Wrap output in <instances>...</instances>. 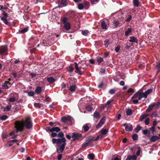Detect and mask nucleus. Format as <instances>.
Returning a JSON list of instances; mask_svg holds the SVG:
<instances>
[{
    "label": "nucleus",
    "instance_id": "4be33fe9",
    "mask_svg": "<svg viewBox=\"0 0 160 160\" xmlns=\"http://www.w3.org/2000/svg\"><path fill=\"white\" fill-rule=\"evenodd\" d=\"M133 4L135 7H139V0H133Z\"/></svg>",
    "mask_w": 160,
    "mask_h": 160
},
{
    "label": "nucleus",
    "instance_id": "4468645a",
    "mask_svg": "<svg viewBox=\"0 0 160 160\" xmlns=\"http://www.w3.org/2000/svg\"><path fill=\"white\" fill-rule=\"evenodd\" d=\"M61 131L60 129L58 127H54L51 129L50 130V132H60Z\"/></svg>",
    "mask_w": 160,
    "mask_h": 160
},
{
    "label": "nucleus",
    "instance_id": "052dcab7",
    "mask_svg": "<svg viewBox=\"0 0 160 160\" xmlns=\"http://www.w3.org/2000/svg\"><path fill=\"white\" fill-rule=\"evenodd\" d=\"M132 16L130 15H128V18H127L126 20V21L127 22H129L131 19Z\"/></svg>",
    "mask_w": 160,
    "mask_h": 160
},
{
    "label": "nucleus",
    "instance_id": "7ed1b4c3",
    "mask_svg": "<svg viewBox=\"0 0 160 160\" xmlns=\"http://www.w3.org/2000/svg\"><path fill=\"white\" fill-rule=\"evenodd\" d=\"M55 40L52 38V36H49L48 38H45L42 41V43L44 46H50L53 44Z\"/></svg>",
    "mask_w": 160,
    "mask_h": 160
},
{
    "label": "nucleus",
    "instance_id": "cd10ccee",
    "mask_svg": "<svg viewBox=\"0 0 160 160\" xmlns=\"http://www.w3.org/2000/svg\"><path fill=\"white\" fill-rule=\"evenodd\" d=\"M132 32V29L131 28H128L127 30L125 32V36H128Z\"/></svg>",
    "mask_w": 160,
    "mask_h": 160
},
{
    "label": "nucleus",
    "instance_id": "39448f33",
    "mask_svg": "<svg viewBox=\"0 0 160 160\" xmlns=\"http://www.w3.org/2000/svg\"><path fill=\"white\" fill-rule=\"evenodd\" d=\"M72 118L70 116L67 117H63L62 118L61 121L64 123H67L68 125H71L72 124Z\"/></svg>",
    "mask_w": 160,
    "mask_h": 160
},
{
    "label": "nucleus",
    "instance_id": "f257e3e1",
    "mask_svg": "<svg viewBox=\"0 0 160 160\" xmlns=\"http://www.w3.org/2000/svg\"><path fill=\"white\" fill-rule=\"evenodd\" d=\"M57 134L58 137L60 138L56 139L53 138L52 139V141L53 144L56 143L57 146V152L58 153H62L64 151L65 147L66 145V139L63 137L64 134L62 132H59Z\"/></svg>",
    "mask_w": 160,
    "mask_h": 160
},
{
    "label": "nucleus",
    "instance_id": "a18cd8bd",
    "mask_svg": "<svg viewBox=\"0 0 160 160\" xmlns=\"http://www.w3.org/2000/svg\"><path fill=\"white\" fill-rule=\"evenodd\" d=\"M158 115V113L157 111H155L153 112L152 114L150 115L151 117L152 118L156 117Z\"/></svg>",
    "mask_w": 160,
    "mask_h": 160
},
{
    "label": "nucleus",
    "instance_id": "a211bd4d",
    "mask_svg": "<svg viewBox=\"0 0 160 160\" xmlns=\"http://www.w3.org/2000/svg\"><path fill=\"white\" fill-rule=\"evenodd\" d=\"M12 107L11 105H8L5 106L3 108V111L8 112L10 110Z\"/></svg>",
    "mask_w": 160,
    "mask_h": 160
},
{
    "label": "nucleus",
    "instance_id": "20e7f679",
    "mask_svg": "<svg viewBox=\"0 0 160 160\" xmlns=\"http://www.w3.org/2000/svg\"><path fill=\"white\" fill-rule=\"evenodd\" d=\"M3 16L1 18V20L3 21L5 25L9 26H11V23L8 21L9 20L7 19V17L8 16V14L6 13L5 11H3Z\"/></svg>",
    "mask_w": 160,
    "mask_h": 160
},
{
    "label": "nucleus",
    "instance_id": "72a5a7b5",
    "mask_svg": "<svg viewBox=\"0 0 160 160\" xmlns=\"http://www.w3.org/2000/svg\"><path fill=\"white\" fill-rule=\"evenodd\" d=\"M67 71L69 73H71L73 71L74 68L71 66H69L67 68Z\"/></svg>",
    "mask_w": 160,
    "mask_h": 160
},
{
    "label": "nucleus",
    "instance_id": "0eeeda50",
    "mask_svg": "<svg viewBox=\"0 0 160 160\" xmlns=\"http://www.w3.org/2000/svg\"><path fill=\"white\" fill-rule=\"evenodd\" d=\"M82 137V134L79 133L73 132L71 136L73 141L79 140Z\"/></svg>",
    "mask_w": 160,
    "mask_h": 160
},
{
    "label": "nucleus",
    "instance_id": "423d86ee",
    "mask_svg": "<svg viewBox=\"0 0 160 160\" xmlns=\"http://www.w3.org/2000/svg\"><path fill=\"white\" fill-rule=\"evenodd\" d=\"M94 137L92 136H90L82 144L83 148L86 147L89 144L94 141Z\"/></svg>",
    "mask_w": 160,
    "mask_h": 160
},
{
    "label": "nucleus",
    "instance_id": "09e8293b",
    "mask_svg": "<svg viewBox=\"0 0 160 160\" xmlns=\"http://www.w3.org/2000/svg\"><path fill=\"white\" fill-rule=\"evenodd\" d=\"M137 149H138V151L137 152L136 154L137 156H139L140 154V152H141V149L140 147L139 146H138V147Z\"/></svg>",
    "mask_w": 160,
    "mask_h": 160
},
{
    "label": "nucleus",
    "instance_id": "393cba45",
    "mask_svg": "<svg viewBox=\"0 0 160 160\" xmlns=\"http://www.w3.org/2000/svg\"><path fill=\"white\" fill-rule=\"evenodd\" d=\"M29 27L28 26L25 27L23 29L19 31V32L21 33H24L28 31L29 30Z\"/></svg>",
    "mask_w": 160,
    "mask_h": 160
},
{
    "label": "nucleus",
    "instance_id": "69168bd1",
    "mask_svg": "<svg viewBox=\"0 0 160 160\" xmlns=\"http://www.w3.org/2000/svg\"><path fill=\"white\" fill-rule=\"evenodd\" d=\"M114 24L116 27H119V23L118 21H115L113 23Z\"/></svg>",
    "mask_w": 160,
    "mask_h": 160
},
{
    "label": "nucleus",
    "instance_id": "f8f14e48",
    "mask_svg": "<svg viewBox=\"0 0 160 160\" xmlns=\"http://www.w3.org/2000/svg\"><path fill=\"white\" fill-rule=\"evenodd\" d=\"M160 139V137L153 135L150 138V141L152 142H155L156 140Z\"/></svg>",
    "mask_w": 160,
    "mask_h": 160
},
{
    "label": "nucleus",
    "instance_id": "37998d69",
    "mask_svg": "<svg viewBox=\"0 0 160 160\" xmlns=\"http://www.w3.org/2000/svg\"><path fill=\"white\" fill-rule=\"evenodd\" d=\"M34 106L35 107H38L39 108H41L42 107L43 105L42 103L40 104L39 103H35L34 104Z\"/></svg>",
    "mask_w": 160,
    "mask_h": 160
},
{
    "label": "nucleus",
    "instance_id": "a878e982",
    "mask_svg": "<svg viewBox=\"0 0 160 160\" xmlns=\"http://www.w3.org/2000/svg\"><path fill=\"white\" fill-rule=\"evenodd\" d=\"M152 92V89H149L146 91L144 92V96L146 97V98L147 97L148 95L150 94Z\"/></svg>",
    "mask_w": 160,
    "mask_h": 160
},
{
    "label": "nucleus",
    "instance_id": "79ce46f5",
    "mask_svg": "<svg viewBox=\"0 0 160 160\" xmlns=\"http://www.w3.org/2000/svg\"><path fill=\"white\" fill-rule=\"evenodd\" d=\"M16 100V98L15 97H12L9 98L8 101L10 102H14Z\"/></svg>",
    "mask_w": 160,
    "mask_h": 160
},
{
    "label": "nucleus",
    "instance_id": "5fc2aeb1",
    "mask_svg": "<svg viewBox=\"0 0 160 160\" xmlns=\"http://www.w3.org/2000/svg\"><path fill=\"white\" fill-rule=\"evenodd\" d=\"M12 75L13 76L14 78H20L19 74H18V76L16 73H12Z\"/></svg>",
    "mask_w": 160,
    "mask_h": 160
},
{
    "label": "nucleus",
    "instance_id": "603ef678",
    "mask_svg": "<svg viewBox=\"0 0 160 160\" xmlns=\"http://www.w3.org/2000/svg\"><path fill=\"white\" fill-rule=\"evenodd\" d=\"M86 109L88 111H91L92 109L91 106L90 105H88L86 107Z\"/></svg>",
    "mask_w": 160,
    "mask_h": 160
},
{
    "label": "nucleus",
    "instance_id": "8fccbe9b",
    "mask_svg": "<svg viewBox=\"0 0 160 160\" xmlns=\"http://www.w3.org/2000/svg\"><path fill=\"white\" fill-rule=\"evenodd\" d=\"M34 94V92L33 91H31L29 92L28 95L29 96H33Z\"/></svg>",
    "mask_w": 160,
    "mask_h": 160
},
{
    "label": "nucleus",
    "instance_id": "f3484780",
    "mask_svg": "<svg viewBox=\"0 0 160 160\" xmlns=\"http://www.w3.org/2000/svg\"><path fill=\"white\" fill-rule=\"evenodd\" d=\"M144 95L145 94L144 92L138 91V99L140 100L142 97L146 98V97L144 96Z\"/></svg>",
    "mask_w": 160,
    "mask_h": 160
},
{
    "label": "nucleus",
    "instance_id": "b1692460",
    "mask_svg": "<svg viewBox=\"0 0 160 160\" xmlns=\"http://www.w3.org/2000/svg\"><path fill=\"white\" fill-rule=\"evenodd\" d=\"M125 129L127 131L130 132L132 129V126L131 125H127L125 127Z\"/></svg>",
    "mask_w": 160,
    "mask_h": 160
},
{
    "label": "nucleus",
    "instance_id": "f704fd0d",
    "mask_svg": "<svg viewBox=\"0 0 160 160\" xmlns=\"http://www.w3.org/2000/svg\"><path fill=\"white\" fill-rule=\"evenodd\" d=\"M60 3L62 7L66 6L67 5V0H61Z\"/></svg>",
    "mask_w": 160,
    "mask_h": 160
},
{
    "label": "nucleus",
    "instance_id": "3c124183",
    "mask_svg": "<svg viewBox=\"0 0 160 160\" xmlns=\"http://www.w3.org/2000/svg\"><path fill=\"white\" fill-rule=\"evenodd\" d=\"M106 119V118L105 117H103L102 118L100 121H99V122H100L102 124H104V122H105Z\"/></svg>",
    "mask_w": 160,
    "mask_h": 160
},
{
    "label": "nucleus",
    "instance_id": "4d7b16f0",
    "mask_svg": "<svg viewBox=\"0 0 160 160\" xmlns=\"http://www.w3.org/2000/svg\"><path fill=\"white\" fill-rule=\"evenodd\" d=\"M134 92V89L132 88H129L127 91L128 93H133Z\"/></svg>",
    "mask_w": 160,
    "mask_h": 160
},
{
    "label": "nucleus",
    "instance_id": "dca6fc26",
    "mask_svg": "<svg viewBox=\"0 0 160 160\" xmlns=\"http://www.w3.org/2000/svg\"><path fill=\"white\" fill-rule=\"evenodd\" d=\"M64 25L63 28L66 31H68L71 28V24L67 22V23L64 24Z\"/></svg>",
    "mask_w": 160,
    "mask_h": 160
},
{
    "label": "nucleus",
    "instance_id": "2eb2a0df",
    "mask_svg": "<svg viewBox=\"0 0 160 160\" xmlns=\"http://www.w3.org/2000/svg\"><path fill=\"white\" fill-rule=\"evenodd\" d=\"M18 141V140H10L6 144V145H8L10 147L13 145L14 143L17 142Z\"/></svg>",
    "mask_w": 160,
    "mask_h": 160
},
{
    "label": "nucleus",
    "instance_id": "412c9836",
    "mask_svg": "<svg viewBox=\"0 0 160 160\" xmlns=\"http://www.w3.org/2000/svg\"><path fill=\"white\" fill-rule=\"evenodd\" d=\"M84 8L85 9H88L90 5L88 2L85 1L83 3Z\"/></svg>",
    "mask_w": 160,
    "mask_h": 160
},
{
    "label": "nucleus",
    "instance_id": "2f4dec72",
    "mask_svg": "<svg viewBox=\"0 0 160 160\" xmlns=\"http://www.w3.org/2000/svg\"><path fill=\"white\" fill-rule=\"evenodd\" d=\"M96 59L98 63V64H100L103 61V58L100 57H97L96 58Z\"/></svg>",
    "mask_w": 160,
    "mask_h": 160
},
{
    "label": "nucleus",
    "instance_id": "de8ad7c7",
    "mask_svg": "<svg viewBox=\"0 0 160 160\" xmlns=\"http://www.w3.org/2000/svg\"><path fill=\"white\" fill-rule=\"evenodd\" d=\"M84 8L83 5L82 3H80L78 5V8L79 10L82 9Z\"/></svg>",
    "mask_w": 160,
    "mask_h": 160
},
{
    "label": "nucleus",
    "instance_id": "ddd939ff",
    "mask_svg": "<svg viewBox=\"0 0 160 160\" xmlns=\"http://www.w3.org/2000/svg\"><path fill=\"white\" fill-rule=\"evenodd\" d=\"M129 38L130 39L129 40V41L131 42L132 43L136 42L137 43L138 42V40L137 38L134 36L130 37Z\"/></svg>",
    "mask_w": 160,
    "mask_h": 160
},
{
    "label": "nucleus",
    "instance_id": "1a4fd4ad",
    "mask_svg": "<svg viewBox=\"0 0 160 160\" xmlns=\"http://www.w3.org/2000/svg\"><path fill=\"white\" fill-rule=\"evenodd\" d=\"M8 51L7 47L5 46L0 47V55H5L7 54Z\"/></svg>",
    "mask_w": 160,
    "mask_h": 160
},
{
    "label": "nucleus",
    "instance_id": "0e129e2a",
    "mask_svg": "<svg viewBox=\"0 0 160 160\" xmlns=\"http://www.w3.org/2000/svg\"><path fill=\"white\" fill-rule=\"evenodd\" d=\"M156 67L157 69H160V61L157 62Z\"/></svg>",
    "mask_w": 160,
    "mask_h": 160
},
{
    "label": "nucleus",
    "instance_id": "4c0bfd02",
    "mask_svg": "<svg viewBox=\"0 0 160 160\" xmlns=\"http://www.w3.org/2000/svg\"><path fill=\"white\" fill-rule=\"evenodd\" d=\"M89 32L88 31L87 29L82 30V34L84 36H87Z\"/></svg>",
    "mask_w": 160,
    "mask_h": 160
},
{
    "label": "nucleus",
    "instance_id": "a19ab883",
    "mask_svg": "<svg viewBox=\"0 0 160 160\" xmlns=\"http://www.w3.org/2000/svg\"><path fill=\"white\" fill-rule=\"evenodd\" d=\"M132 138L134 141L137 140L138 138V135L136 134H133L132 135Z\"/></svg>",
    "mask_w": 160,
    "mask_h": 160
},
{
    "label": "nucleus",
    "instance_id": "c756f323",
    "mask_svg": "<svg viewBox=\"0 0 160 160\" xmlns=\"http://www.w3.org/2000/svg\"><path fill=\"white\" fill-rule=\"evenodd\" d=\"M21 108V106L20 105H16L15 106H14V110L13 112H17L18 111V110H20V109Z\"/></svg>",
    "mask_w": 160,
    "mask_h": 160
},
{
    "label": "nucleus",
    "instance_id": "ea45409f",
    "mask_svg": "<svg viewBox=\"0 0 160 160\" xmlns=\"http://www.w3.org/2000/svg\"><path fill=\"white\" fill-rule=\"evenodd\" d=\"M100 114L99 112H95L94 113V117L96 118H98L100 117Z\"/></svg>",
    "mask_w": 160,
    "mask_h": 160
},
{
    "label": "nucleus",
    "instance_id": "6e6552de",
    "mask_svg": "<svg viewBox=\"0 0 160 160\" xmlns=\"http://www.w3.org/2000/svg\"><path fill=\"white\" fill-rule=\"evenodd\" d=\"M74 64H75L74 67L75 69V72L78 74L80 75H82L83 73L82 72L81 70V66L79 67L78 63L76 62H74Z\"/></svg>",
    "mask_w": 160,
    "mask_h": 160
},
{
    "label": "nucleus",
    "instance_id": "13d9d810",
    "mask_svg": "<svg viewBox=\"0 0 160 160\" xmlns=\"http://www.w3.org/2000/svg\"><path fill=\"white\" fill-rule=\"evenodd\" d=\"M145 118L143 114L139 118V121H142V120Z\"/></svg>",
    "mask_w": 160,
    "mask_h": 160
},
{
    "label": "nucleus",
    "instance_id": "9d476101",
    "mask_svg": "<svg viewBox=\"0 0 160 160\" xmlns=\"http://www.w3.org/2000/svg\"><path fill=\"white\" fill-rule=\"evenodd\" d=\"M11 84L9 81H5L2 85V88L3 89H8L10 87Z\"/></svg>",
    "mask_w": 160,
    "mask_h": 160
},
{
    "label": "nucleus",
    "instance_id": "864d4df0",
    "mask_svg": "<svg viewBox=\"0 0 160 160\" xmlns=\"http://www.w3.org/2000/svg\"><path fill=\"white\" fill-rule=\"evenodd\" d=\"M68 18L67 17H64L62 19V23L64 24L67 23V21Z\"/></svg>",
    "mask_w": 160,
    "mask_h": 160
},
{
    "label": "nucleus",
    "instance_id": "6e6d98bb",
    "mask_svg": "<svg viewBox=\"0 0 160 160\" xmlns=\"http://www.w3.org/2000/svg\"><path fill=\"white\" fill-rule=\"evenodd\" d=\"M150 119L149 118H147L146 119L145 121V123L146 125H148L149 123Z\"/></svg>",
    "mask_w": 160,
    "mask_h": 160
},
{
    "label": "nucleus",
    "instance_id": "f03ea898",
    "mask_svg": "<svg viewBox=\"0 0 160 160\" xmlns=\"http://www.w3.org/2000/svg\"><path fill=\"white\" fill-rule=\"evenodd\" d=\"M14 125L17 133L23 131L24 127L27 129H30L32 127V123L30 117L26 118L24 121L22 120L15 121Z\"/></svg>",
    "mask_w": 160,
    "mask_h": 160
},
{
    "label": "nucleus",
    "instance_id": "9b49d317",
    "mask_svg": "<svg viewBox=\"0 0 160 160\" xmlns=\"http://www.w3.org/2000/svg\"><path fill=\"white\" fill-rule=\"evenodd\" d=\"M113 101V100L112 99L108 101L106 103L103 104L102 106V108H106L107 110L109 108L111 107V103Z\"/></svg>",
    "mask_w": 160,
    "mask_h": 160
},
{
    "label": "nucleus",
    "instance_id": "680f3d73",
    "mask_svg": "<svg viewBox=\"0 0 160 160\" xmlns=\"http://www.w3.org/2000/svg\"><path fill=\"white\" fill-rule=\"evenodd\" d=\"M109 92L110 94H113L115 93V91L114 89H112L109 90Z\"/></svg>",
    "mask_w": 160,
    "mask_h": 160
},
{
    "label": "nucleus",
    "instance_id": "e2e57ef3",
    "mask_svg": "<svg viewBox=\"0 0 160 160\" xmlns=\"http://www.w3.org/2000/svg\"><path fill=\"white\" fill-rule=\"evenodd\" d=\"M141 127L139 126H138L137 127L135 128V130L137 132H138L139 130L141 129Z\"/></svg>",
    "mask_w": 160,
    "mask_h": 160
},
{
    "label": "nucleus",
    "instance_id": "338daca9",
    "mask_svg": "<svg viewBox=\"0 0 160 160\" xmlns=\"http://www.w3.org/2000/svg\"><path fill=\"white\" fill-rule=\"evenodd\" d=\"M120 49L119 46H117L115 48V51L116 52H118Z\"/></svg>",
    "mask_w": 160,
    "mask_h": 160
},
{
    "label": "nucleus",
    "instance_id": "774afa93",
    "mask_svg": "<svg viewBox=\"0 0 160 160\" xmlns=\"http://www.w3.org/2000/svg\"><path fill=\"white\" fill-rule=\"evenodd\" d=\"M52 133H51V136L52 137H55L57 135V134L54 132H51Z\"/></svg>",
    "mask_w": 160,
    "mask_h": 160
},
{
    "label": "nucleus",
    "instance_id": "aec40b11",
    "mask_svg": "<svg viewBox=\"0 0 160 160\" xmlns=\"http://www.w3.org/2000/svg\"><path fill=\"white\" fill-rule=\"evenodd\" d=\"M108 132V130L107 129L102 128L101 130V135H106Z\"/></svg>",
    "mask_w": 160,
    "mask_h": 160
},
{
    "label": "nucleus",
    "instance_id": "c9c22d12",
    "mask_svg": "<svg viewBox=\"0 0 160 160\" xmlns=\"http://www.w3.org/2000/svg\"><path fill=\"white\" fill-rule=\"evenodd\" d=\"M88 157L90 159L93 160L95 158V155L93 153H90L88 154Z\"/></svg>",
    "mask_w": 160,
    "mask_h": 160
},
{
    "label": "nucleus",
    "instance_id": "c85d7f7f",
    "mask_svg": "<svg viewBox=\"0 0 160 160\" xmlns=\"http://www.w3.org/2000/svg\"><path fill=\"white\" fill-rule=\"evenodd\" d=\"M101 26L102 29H106L107 28V25L106 22L104 21L102 22L101 23Z\"/></svg>",
    "mask_w": 160,
    "mask_h": 160
},
{
    "label": "nucleus",
    "instance_id": "473e14b6",
    "mask_svg": "<svg viewBox=\"0 0 160 160\" xmlns=\"http://www.w3.org/2000/svg\"><path fill=\"white\" fill-rule=\"evenodd\" d=\"M82 128L85 132L88 131L89 129V127L88 125L87 124H86L83 125Z\"/></svg>",
    "mask_w": 160,
    "mask_h": 160
},
{
    "label": "nucleus",
    "instance_id": "bb28decb",
    "mask_svg": "<svg viewBox=\"0 0 160 160\" xmlns=\"http://www.w3.org/2000/svg\"><path fill=\"white\" fill-rule=\"evenodd\" d=\"M47 81L49 83H52L55 81V79L52 77H48L47 78Z\"/></svg>",
    "mask_w": 160,
    "mask_h": 160
},
{
    "label": "nucleus",
    "instance_id": "e433bc0d",
    "mask_svg": "<svg viewBox=\"0 0 160 160\" xmlns=\"http://www.w3.org/2000/svg\"><path fill=\"white\" fill-rule=\"evenodd\" d=\"M126 113L127 115L130 116L132 114V112L131 109H128L126 111Z\"/></svg>",
    "mask_w": 160,
    "mask_h": 160
},
{
    "label": "nucleus",
    "instance_id": "bf43d9fd",
    "mask_svg": "<svg viewBox=\"0 0 160 160\" xmlns=\"http://www.w3.org/2000/svg\"><path fill=\"white\" fill-rule=\"evenodd\" d=\"M103 125V124H102V123H101L99 122L97 125L96 126V128H99L101 127Z\"/></svg>",
    "mask_w": 160,
    "mask_h": 160
},
{
    "label": "nucleus",
    "instance_id": "58836bf2",
    "mask_svg": "<svg viewBox=\"0 0 160 160\" xmlns=\"http://www.w3.org/2000/svg\"><path fill=\"white\" fill-rule=\"evenodd\" d=\"M109 44V40L108 39H107L104 41V45L107 47Z\"/></svg>",
    "mask_w": 160,
    "mask_h": 160
},
{
    "label": "nucleus",
    "instance_id": "6ab92c4d",
    "mask_svg": "<svg viewBox=\"0 0 160 160\" xmlns=\"http://www.w3.org/2000/svg\"><path fill=\"white\" fill-rule=\"evenodd\" d=\"M155 103H154L153 104H152L149 105L148 109L146 110V112H150L153 109L154 107L155 106Z\"/></svg>",
    "mask_w": 160,
    "mask_h": 160
},
{
    "label": "nucleus",
    "instance_id": "49530a36",
    "mask_svg": "<svg viewBox=\"0 0 160 160\" xmlns=\"http://www.w3.org/2000/svg\"><path fill=\"white\" fill-rule=\"evenodd\" d=\"M8 118V117L6 115H3L0 116V119L1 120H4L7 119Z\"/></svg>",
    "mask_w": 160,
    "mask_h": 160
},
{
    "label": "nucleus",
    "instance_id": "c03bdc74",
    "mask_svg": "<svg viewBox=\"0 0 160 160\" xmlns=\"http://www.w3.org/2000/svg\"><path fill=\"white\" fill-rule=\"evenodd\" d=\"M138 91L132 97V99H136L138 98Z\"/></svg>",
    "mask_w": 160,
    "mask_h": 160
},
{
    "label": "nucleus",
    "instance_id": "7c9ffc66",
    "mask_svg": "<svg viewBox=\"0 0 160 160\" xmlns=\"http://www.w3.org/2000/svg\"><path fill=\"white\" fill-rule=\"evenodd\" d=\"M42 91V88L40 86L37 87L35 89V92L37 94L40 93Z\"/></svg>",
    "mask_w": 160,
    "mask_h": 160
},
{
    "label": "nucleus",
    "instance_id": "5701e85b",
    "mask_svg": "<svg viewBox=\"0 0 160 160\" xmlns=\"http://www.w3.org/2000/svg\"><path fill=\"white\" fill-rule=\"evenodd\" d=\"M76 88V86L75 85H72L70 86L69 90L71 92H74Z\"/></svg>",
    "mask_w": 160,
    "mask_h": 160
}]
</instances>
